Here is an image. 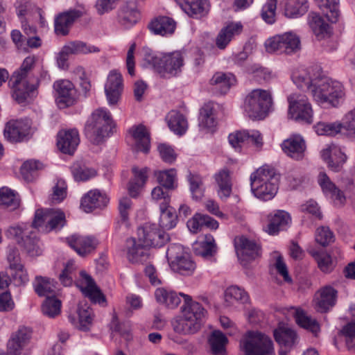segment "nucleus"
I'll list each match as a JSON object with an SVG mask.
<instances>
[{
  "mask_svg": "<svg viewBox=\"0 0 355 355\" xmlns=\"http://www.w3.org/2000/svg\"><path fill=\"white\" fill-rule=\"evenodd\" d=\"M125 257L132 263H142L149 257L148 248L138 238L130 237L126 239L124 246Z\"/></svg>",
  "mask_w": 355,
  "mask_h": 355,
  "instance_id": "17",
  "label": "nucleus"
},
{
  "mask_svg": "<svg viewBox=\"0 0 355 355\" xmlns=\"http://www.w3.org/2000/svg\"><path fill=\"white\" fill-rule=\"evenodd\" d=\"M284 153L295 160H302L305 156L306 141L300 135H294L282 144Z\"/></svg>",
  "mask_w": 355,
  "mask_h": 355,
  "instance_id": "18",
  "label": "nucleus"
},
{
  "mask_svg": "<svg viewBox=\"0 0 355 355\" xmlns=\"http://www.w3.org/2000/svg\"><path fill=\"white\" fill-rule=\"evenodd\" d=\"M138 238L147 247H162L168 240V235L155 224L146 223L138 228Z\"/></svg>",
  "mask_w": 355,
  "mask_h": 355,
  "instance_id": "14",
  "label": "nucleus"
},
{
  "mask_svg": "<svg viewBox=\"0 0 355 355\" xmlns=\"http://www.w3.org/2000/svg\"><path fill=\"white\" fill-rule=\"evenodd\" d=\"M340 333L345 337V341L348 349L355 350V322L345 325Z\"/></svg>",
  "mask_w": 355,
  "mask_h": 355,
  "instance_id": "64",
  "label": "nucleus"
},
{
  "mask_svg": "<svg viewBox=\"0 0 355 355\" xmlns=\"http://www.w3.org/2000/svg\"><path fill=\"white\" fill-rule=\"evenodd\" d=\"M309 24L318 39L325 38L331 34V28L329 24L315 12H311L309 15Z\"/></svg>",
  "mask_w": 355,
  "mask_h": 355,
  "instance_id": "38",
  "label": "nucleus"
},
{
  "mask_svg": "<svg viewBox=\"0 0 355 355\" xmlns=\"http://www.w3.org/2000/svg\"><path fill=\"white\" fill-rule=\"evenodd\" d=\"M176 177V171L173 168L160 171L157 178L160 186L164 187L165 190L174 189V182Z\"/></svg>",
  "mask_w": 355,
  "mask_h": 355,
  "instance_id": "60",
  "label": "nucleus"
},
{
  "mask_svg": "<svg viewBox=\"0 0 355 355\" xmlns=\"http://www.w3.org/2000/svg\"><path fill=\"white\" fill-rule=\"evenodd\" d=\"M243 31V25L241 22H231L223 27L218 33L216 44L220 49H224L236 36Z\"/></svg>",
  "mask_w": 355,
  "mask_h": 355,
  "instance_id": "29",
  "label": "nucleus"
},
{
  "mask_svg": "<svg viewBox=\"0 0 355 355\" xmlns=\"http://www.w3.org/2000/svg\"><path fill=\"white\" fill-rule=\"evenodd\" d=\"M36 60L37 58L35 55L28 56L23 61L19 69L15 71L12 76H16L15 78H20V79L28 80L37 78L33 73V69Z\"/></svg>",
  "mask_w": 355,
  "mask_h": 355,
  "instance_id": "49",
  "label": "nucleus"
},
{
  "mask_svg": "<svg viewBox=\"0 0 355 355\" xmlns=\"http://www.w3.org/2000/svg\"><path fill=\"white\" fill-rule=\"evenodd\" d=\"M132 202L128 197H123L119 200V220L116 222V228L120 229L124 225L126 229L129 227V213L131 209Z\"/></svg>",
  "mask_w": 355,
  "mask_h": 355,
  "instance_id": "50",
  "label": "nucleus"
},
{
  "mask_svg": "<svg viewBox=\"0 0 355 355\" xmlns=\"http://www.w3.org/2000/svg\"><path fill=\"white\" fill-rule=\"evenodd\" d=\"M166 120L171 130L175 134L182 135L188 128V123L184 116L176 110L169 112L166 116Z\"/></svg>",
  "mask_w": 355,
  "mask_h": 355,
  "instance_id": "43",
  "label": "nucleus"
},
{
  "mask_svg": "<svg viewBox=\"0 0 355 355\" xmlns=\"http://www.w3.org/2000/svg\"><path fill=\"white\" fill-rule=\"evenodd\" d=\"M287 38V37H283L282 34L277 35L269 38L265 43L266 51L269 53H285V46H284V42Z\"/></svg>",
  "mask_w": 355,
  "mask_h": 355,
  "instance_id": "61",
  "label": "nucleus"
},
{
  "mask_svg": "<svg viewBox=\"0 0 355 355\" xmlns=\"http://www.w3.org/2000/svg\"><path fill=\"white\" fill-rule=\"evenodd\" d=\"M275 341L290 351L299 343V336L297 332L288 327L279 325L273 332Z\"/></svg>",
  "mask_w": 355,
  "mask_h": 355,
  "instance_id": "25",
  "label": "nucleus"
},
{
  "mask_svg": "<svg viewBox=\"0 0 355 355\" xmlns=\"http://www.w3.org/2000/svg\"><path fill=\"white\" fill-rule=\"evenodd\" d=\"M294 318L296 323L301 327L311 332L315 336L320 331V327L318 322L308 315L307 313L300 309H295Z\"/></svg>",
  "mask_w": 355,
  "mask_h": 355,
  "instance_id": "40",
  "label": "nucleus"
},
{
  "mask_svg": "<svg viewBox=\"0 0 355 355\" xmlns=\"http://www.w3.org/2000/svg\"><path fill=\"white\" fill-rule=\"evenodd\" d=\"M43 314L50 318H54L61 312V302L54 297H47L42 306Z\"/></svg>",
  "mask_w": 355,
  "mask_h": 355,
  "instance_id": "56",
  "label": "nucleus"
},
{
  "mask_svg": "<svg viewBox=\"0 0 355 355\" xmlns=\"http://www.w3.org/2000/svg\"><path fill=\"white\" fill-rule=\"evenodd\" d=\"M155 297L158 303L170 309L177 307L181 302L177 293L166 288H157L155 291Z\"/></svg>",
  "mask_w": 355,
  "mask_h": 355,
  "instance_id": "42",
  "label": "nucleus"
},
{
  "mask_svg": "<svg viewBox=\"0 0 355 355\" xmlns=\"http://www.w3.org/2000/svg\"><path fill=\"white\" fill-rule=\"evenodd\" d=\"M250 184L252 192L257 198L269 200L277 192L279 177L274 169L264 166L251 174Z\"/></svg>",
  "mask_w": 355,
  "mask_h": 355,
  "instance_id": "4",
  "label": "nucleus"
},
{
  "mask_svg": "<svg viewBox=\"0 0 355 355\" xmlns=\"http://www.w3.org/2000/svg\"><path fill=\"white\" fill-rule=\"evenodd\" d=\"M35 130L28 119L11 120L6 125L4 137L10 142H21L31 137Z\"/></svg>",
  "mask_w": 355,
  "mask_h": 355,
  "instance_id": "12",
  "label": "nucleus"
},
{
  "mask_svg": "<svg viewBox=\"0 0 355 355\" xmlns=\"http://www.w3.org/2000/svg\"><path fill=\"white\" fill-rule=\"evenodd\" d=\"M159 225L164 229L171 230L173 228L177 223L178 216L174 209L169 207L168 200L166 198L165 202H161Z\"/></svg>",
  "mask_w": 355,
  "mask_h": 355,
  "instance_id": "41",
  "label": "nucleus"
},
{
  "mask_svg": "<svg viewBox=\"0 0 355 355\" xmlns=\"http://www.w3.org/2000/svg\"><path fill=\"white\" fill-rule=\"evenodd\" d=\"M249 300L248 293L236 286L228 287L225 292V302L227 306H234L236 303H246Z\"/></svg>",
  "mask_w": 355,
  "mask_h": 355,
  "instance_id": "45",
  "label": "nucleus"
},
{
  "mask_svg": "<svg viewBox=\"0 0 355 355\" xmlns=\"http://www.w3.org/2000/svg\"><path fill=\"white\" fill-rule=\"evenodd\" d=\"M55 91V103L60 109H65L76 105L78 100V93L74 85L66 79H60L53 85Z\"/></svg>",
  "mask_w": 355,
  "mask_h": 355,
  "instance_id": "11",
  "label": "nucleus"
},
{
  "mask_svg": "<svg viewBox=\"0 0 355 355\" xmlns=\"http://www.w3.org/2000/svg\"><path fill=\"white\" fill-rule=\"evenodd\" d=\"M119 21L125 28L135 25L139 19V12L135 3H127L119 11Z\"/></svg>",
  "mask_w": 355,
  "mask_h": 355,
  "instance_id": "35",
  "label": "nucleus"
},
{
  "mask_svg": "<svg viewBox=\"0 0 355 355\" xmlns=\"http://www.w3.org/2000/svg\"><path fill=\"white\" fill-rule=\"evenodd\" d=\"M64 52L71 54L89 53L98 52L99 49L94 46L87 45L81 41H74L63 46Z\"/></svg>",
  "mask_w": 355,
  "mask_h": 355,
  "instance_id": "54",
  "label": "nucleus"
},
{
  "mask_svg": "<svg viewBox=\"0 0 355 355\" xmlns=\"http://www.w3.org/2000/svg\"><path fill=\"white\" fill-rule=\"evenodd\" d=\"M308 9L307 0H288L284 13L287 17L296 18L304 15Z\"/></svg>",
  "mask_w": 355,
  "mask_h": 355,
  "instance_id": "46",
  "label": "nucleus"
},
{
  "mask_svg": "<svg viewBox=\"0 0 355 355\" xmlns=\"http://www.w3.org/2000/svg\"><path fill=\"white\" fill-rule=\"evenodd\" d=\"M227 343V336L219 330L212 331L208 338L210 352L214 355H225Z\"/></svg>",
  "mask_w": 355,
  "mask_h": 355,
  "instance_id": "37",
  "label": "nucleus"
},
{
  "mask_svg": "<svg viewBox=\"0 0 355 355\" xmlns=\"http://www.w3.org/2000/svg\"><path fill=\"white\" fill-rule=\"evenodd\" d=\"M78 320L73 315H69V322L76 328L81 331H88L92 324L93 312L92 309L87 304H79L78 308Z\"/></svg>",
  "mask_w": 355,
  "mask_h": 355,
  "instance_id": "28",
  "label": "nucleus"
},
{
  "mask_svg": "<svg viewBox=\"0 0 355 355\" xmlns=\"http://www.w3.org/2000/svg\"><path fill=\"white\" fill-rule=\"evenodd\" d=\"M292 78L298 88L309 90L318 103L337 107L344 99L342 84L326 76L318 66L295 72Z\"/></svg>",
  "mask_w": 355,
  "mask_h": 355,
  "instance_id": "1",
  "label": "nucleus"
},
{
  "mask_svg": "<svg viewBox=\"0 0 355 355\" xmlns=\"http://www.w3.org/2000/svg\"><path fill=\"white\" fill-rule=\"evenodd\" d=\"M337 291L330 286L322 288L315 298V309L320 313L327 312L336 302Z\"/></svg>",
  "mask_w": 355,
  "mask_h": 355,
  "instance_id": "23",
  "label": "nucleus"
},
{
  "mask_svg": "<svg viewBox=\"0 0 355 355\" xmlns=\"http://www.w3.org/2000/svg\"><path fill=\"white\" fill-rule=\"evenodd\" d=\"M142 52L144 61L152 66L161 76L170 78L181 73L184 59L180 51L157 54L152 49L144 47Z\"/></svg>",
  "mask_w": 355,
  "mask_h": 355,
  "instance_id": "3",
  "label": "nucleus"
},
{
  "mask_svg": "<svg viewBox=\"0 0 355 355\" xmlns=\"http://www.w3.org/2000/svg\"><path fill=\"white\" fill-rule=\"evenodd\" d=\"M347 161L346 155L341 149L335 146H331V157L329 161V168L334 172L340 171L343 164Z\"/></svg>",
  "mask_w": 355,
  "mask_h": 355,
  "instance_id": "55",
  "label": "nucleus"
},
{
  "mask_svg": "<svg viewBox=\"0 0 355 355\" xmlns=\"http://www.w3.org/2000/svg\"><path fill=\"white\" fill-rule=\"evenodd\" d=\"M12 76L10 85L12 89V96L19 104L27 103L39 86L38 78L32 80H22Z\"/></svg>",
  "mask_w": 355,
  "mask_h": 355,
  "instance_id": "13",
  "label": "nucleus"
},
{
  "mask_svg": "<svg viewBox=\"0 0 355 355\" xmlns=\"http://www.w3.org/2000/svg\"><path fill=\"white\" fill-rule=\"evenodd\" d=\"M272 105L270 93L264 89L252 90L245 98L244 111L252 119L266 117Z\"/></svg>",
  "mask_w": 355,
  "mask_h": 355,
  "instance_id": "7",
  "label": "nucleus"
},
{
  "mask_svg": "<svg viewBox=\"0 0 355 355\" xmlns=\"http://www.w3.org/2000/svg\"><path fill=\"white\" fill-rule=\"evenodd\" d=\"M323 11L326 18L331 23H336L339 16L338 0H315Z\"/></svg>",
  "mask_w": 355,
  "mask_h": 355,
  "instance_id": "48",
  "label": "nucleus"
},
{
  "mask_svg": "<svg viewBox=\"0 0 355 355\" xmlns=\"http://www.w3.org/2000/svg\"><path fill=\"white\" fill-rule=\"evenodd\" d=\"M240 347L245 355H275L271 338L259 331H247Z\"/></svg>",
  "mask_w": 355,
  "mask_h": 355,
  "instance_id": "6",
  "label": "nucleus"
},
{
  "mask_svg": "<svg viewBox=\"0 0 355 355\" xmlns=\"http://www.w3.org/2000/svg\"><path fill=\"white\" fill-rule=\"evenodd\" d=\"M151 32L162 36L172 34L175 29V22L168 17H160L153 20L148 25Z\"/></svg>",
  "mask_w": 355,
  "mask_h": 355,
  "instance_id": "39",
  "label": "nucleus"
},
{
  "mask_svg": "<svg viewBox=\"0 0 355 355\" xmlns=\"http://www.w3.org/2000/svg\"><path fill=\"white\" fill-rule=\"evenodd\" d=\"M268 220L266 232L270 235H275L279 231L284 230L291 223V219L288 213L278 210L268 216Z\"/></svg>",
  "mask_w": 355,
  "mask_h": 355,
  "instance_id": "30",
  "label": "nucleus"
},
{
  "mask_svg": "<svg viewBox=\"0 0 355 355\" xmlns=\"http://www.w3.org/2000/svg\"><path fill=\"white\" fill-rule=\"evenodd\" d=\"M135 143V148L137 151L144 153H148L150 150V134L146 128L142 125L133 126L130 130Z\"/></svg>",
  "mask_w": 355,
  "mask_h": 355,
  "instance_id": "31",
  "label": "nucleus"
},
{
  "mask_svg": "<svg viewBox=\"0 0 355 355\" xmlns=\"http://www.w3.org/2000/svg\"><path fill=\"white\" fill-rule=\"evenodd\" d=\"M42 168V164L37 161H26L21 166V174L26 182H31L34 180L36 172Z\"/></svg>",
  "mask_w": 355,
  "mask_h": 355,
  "instance_id": "58",
  "label": "nucleus"
},
{
  "mask_svg": "<svg viewBox=\"0 0 355 355\" xmlns=\"http://www.w3.org/2000/svg\"><path fill=\"white\" fill-rule=\"evenodd\" d=\"M187 227L191 232L197 233L204 227L216 230L218 227V223L208 215L196 214L187 221Z\"/></svg>",
  "mask_w": 355,
  "mask_h": 355,
  "instance_id": "33",
  "label": "nucleus"
},
{
  "mask_svg": "<svg viewBox=\"0 0 355 355\" xmlns=\"http://www.w3.org/2000/svg\"><path fill=\"white\" fill-rule=\"evenodd\" d=\"M179 4L186 14L194 18L201 17L207 12L209 8L207 0H186Z\"/></svg>",
  "mask_w": 355,
  "mask_h": 355,
  "instance_id": "34",
  "label": "nucleus"
},
{
  "mask_svg": "<svg viewBox=\"0 0 355 355\" xmlns=\"http://www.w3.org/2000/svg\"><path fill=\"white\" fill-rule=\"evenodd\" d=\"M315 241L322 246H327L334 241V234L329 227H319L315 234Z\"/></svg>",
  "mask_w": 355,
  "mask_h": 355,
  "instance_id": "62",
  "label": "nucleus"
},
{
  "mask_svg": "<svg viewBox=\"0 0 355 355\" xmlns=\"http://www.w3.org/2000/svg\"><path fill=\"white\" fill-rule=\"evenodd\" d=\"M83 14V11L76 9L59 14L55 19V33L60 35H67L74 21Z\"/></svg>",
  "mask_w": 355,
  "mask_h": 355,
  "instance_id": "22",
  "label": "nucleus"
},
{
  "mask_svg": "<svg viewBox=\"0 0 355 355\" xmlns=\"http://www.w3.org/2000/svg\"><path fill=\"white\" fill-rule=\"evenodd\" d=\"M236 82L232 73L216 72L210 80V84L216 87L220 94H226L232 85Z\"/></svg>",
  "mask_w": 355,
  "mask_h": 355,
  "instance_id": "44",
  "label": "nucleus"
},
{
  "mask_svg": "<svg viewBox=\"0 0 355 355\" xmlns=\"http://www.w3.org/2000/svg\"><path fill=\"white\" fill-rule=\"evenodd\" d=\"M108 202L109 198L105 193L98 189H93L82 198L80 207L85 212L89 213L96 208L105 207Z\"/></svg>",
  "mask_w": 355,
  "mask_h": 355,
  "instance_id": "24",
  "label": "nucleus"
},
{
  "mask_svg": "<svg viewBox=\"0 0 355 355\" xmlns=\"http://www.w3.org/2000/svg\"><path fill=\"white\" fill-rule=\"evenodd\" d=\"M214 178L218 188L217 191L220 198H229L232 187L230 170L227 168H222L215 174Z\"/></svg>",
  "mask_w": 355,
  "mask_h": 355,
  "instance_id": "32",
  "label": "nucleus"
},
{
  "mask_svg": "<svg viewBox=\"0 0 355 355\" xmlns=\"http://www.w3.org/2000/svg\"><path fill=\"white\" fill-rule=\"evenodd\" d=\"M315 130L318 135L325 136H335L341 132L343 128L346 130L345 124V116L343 119V122H318L314 126Z\"/></svg>",
  "mask_w": 355,
  "mask_h": 355,
  "instance_id": "47",
  "label": "nucleus"
},
{
  "mask_svg": "<svg viewBox=\"0 0 355 355\" xmlns=\"http://www.w3.org/2000/svg\"><path fill=\"white\" fill-rule=\"evenodd\" d=\"M289 118L306 123H313V110L307 97L300 94H291L287 97Z\"/></svg>",
  "mask_w": 355,
  "mask_h": 355,
  "instance_id": "9",
  "label": "nucleus"
},
{
  "mask_svg": "<svg viewBox=\"0 0 355 355\" xmlns=\"http://www.w3.org/2000/svg\"><path fill=\"white\" fill-rule=\"evenodd\" d=\"M35 291L40 296H45L54 293L55 286L53 280L49 278L37 276L34 284Z\"/></svg>",
  "mask_w": 355,
  "mask_h": 355,
  "instance_id": "57",
  "label": "nucleus"
},
{
  "mask_svg": "<svg viewBox=\"0 0 355 355\" xmlns=\"http://www.w3.org/2000/svg\"><path fill=\"white\" fill-rule=\"evenodd\" d=\"M44 227L46 232L61 229L66 223L65 214L60 209H37L32 223L34 228Z\"/></svg>",
  "mask_w": 355,
  "mask_h": 355,
  "instance_id": "10",
  "label": "nucleus"
},
{
  "mask_svg": "<svg viewBox=\"0 0 355 355\" xmlns=\"http://www.w3.org/2000/svg\"><path fill=\"white\" fill-rule=\"evenodd\" d=\"M79 143V135L76 129L61 130L58 134L57 146L64 154L72 155Z\"/></svg>",
  "mask_w": 355,
  "mask_h": 355,
  "instance_id": "21",
  "label": "nucleus"
},
{
  "mask_svg": "<svg viewBox=\"0 0 355 355\" xmlns=\"http://www.w3.org/2000/svg\"><path fill=\"white\" fill-rule=\"evenodd\" d=\"M179 295L184 302L181 307L180 317L173 323V330L182 335L196 334L200 329L207 311L189 295L181 293Z\"/></svg>",
  "mask_w": 355,
  "mask_h": 355,
  "instance_id": "2",
  "label": "nucleus"
},
{
  "mask_svg": "<svg viewBox=\"0 0 355 355\" xmlns=\"http://www.w3.org/2000/svg\"><path fill=\"white\" fill-rule=\"evenodd\" d=\"M248 72L252 74L254 80L259 83L268 82L272 78L271 72L269 70L257 64L252 65L248 69Z\"/></svg>",
  "mask_w": 355,
  "mask_h": 355,
  "instance_id": "63",
  "label": "nucleus"
},
{
  "mask_svg": "<svg viewBox=\"0 0 355 355\" xmlns=\"http://www.w3.org/2000/svg\"><path fill=\"white\" fill-rule=\"evenodd\" d=\"M217 250L214 236L211 234H206L204 239L194 247L196 254L206 259H211L214 257L217 253Z\"/></svg>",
  "mask_w": 355,
  "mask_h": 355,
  "instance_id": "36",
  "label": "nucleus"
},
{
  "mask_svg": "<svg viewBox=\"0 0 355 355\" xmlns=\"http://www.w3.org/2000/svg\"><path fill=\"white\" fill-rule=\"evenodd\" d=\"M166 257L172 270L181 275H191L196 269L195 262L180 245H171L168 248Z\"/></svg>",
  "mask_w": 355,
  "mask_h": 355,
  "instance_id": "8",
  "label": "nucleus"
},
{
  "mask_svg": "<svg viewBox=\"0 0 355 355\" xmlns=\"http://www.w3.org/2000/svg\"><path fill=\"white\" fill-rule=\"evenodd\" d=\"M234 248L238 258L243 264L256 259L261 254V247L254 241L241 236L234 239Z\"/></svg>",
  "mask_w": 355,
  "mask_h": 355,
  "instance_id": "15",
  "label": "nucleus"
},
{
  "mask_svg": "<svg viewBox=\"0 0 355 355\" xmlns=\"http://www.w3.org/2000/svg\"><path fill=\"white\" fill-rule=\"evenodd\" d=\"M32 336V331L30 328L24 326L12 333L7 343L8 355H21L22 351L29 343Z\"/></svg>",
  "mask_w": 355,
  "mask_h": 355,
  "instance_id": "16",
  "label": "nucleus"
},
{
  "mask_svg": "<svg viewBox=\"0 0 355 355\" xmlns=\"http://www.w3.org/2000/svg\"><path fill=\"white\" fill-rule=\"evenodd\" d=\"M69 245L79 255L85 256L92 252L97 246V241L92 236H83L77 234L67 239Z\"/></svg>",
  "mask_w": 355,
  "mask_h": 355,
  "instance_id": "26",
  "label": "nucleus"
},
{
  "mask_svg": "<svg viewBox=\"0 0 355 355\" xmlns=\"http://www.w3.org/2000/svg\"><path fill=\"white\" fill-rule=\"evenodd\" d=\"M39 240L35 231H28L24 237H21V243L26 252L31 256L38 255L40 250L38 246Z\"/></svg>",
  "mask_w": 355,
  "mask_h": 355,
  "instance_id": "52",
  "label": "nucleus"
},
{
  "mask_svg": "<svg viewBox=\"0 0 355 355\" xmlns=\"http://www.w3.org/2000/svg\"><path fill=\"white\" fill-rule=\"evenodd\" d=\"M123 88V78L121 74L115 70L110 71L105 85V92L109 104L114 105L118 102Z\"/></svg>",
  "mask_w": 355,
  "mask_h": 355,
  "instance_id": "20",
  "label": "nucleus"
},
{
  "mask_svg": "<svg viewBox=\"0 0 355 355\" xmlns=\"http://www.w3.org/2000/svg\"><path fill=\"white\" fill-rule=\"evenodd\" d=\"M248 140H250L259 148L263 145L262 137L257 130H252L250 132L248 130H239L232 132L228 136L230 144L236 150H240L242 144Z\"/></svg>",
  "mask_w": 355,
  "mask_h": 355,
  "instance_id": "19",
  "label": "nucleus"
},
{
  "mask_svg": "<svg viewBox=\"0 0 355 355\" xmlns=\"http://www.w3.org/2000/svg\"><path fill=\"white\" fill-rule=\"evenodd\" d=\"M312 256L318 263V268L325 273L330 272L333 268L331 257L325 252L314 251L311 252Z\"/></svg>",
  "mask_w": 355,
  "mask_h": 355,
  "instance_id": "59",
  "label": "nucleus"
},
{
  "mask_svg": "<svg viewBox=\"0 0 355 355\" xmlns=\"http://www.w3.org/2000/svg\"><path fill=\"white\" fill-rule=\"evenodd\" d=\"M216 122L214 114V107L211 104H205L201 109L199 118L200 128L210 129L215 127Z\"/></svg>",
  "mask_w": 355,
  "mask_h": 355,
  "instance_id": "51",
  "label": "nucleus"
},
{
  "mask_svg": "<svg viewBox=\"0 0 355 355\" xmlns=\"http://www.w3.org/2000/svg\"><path fill=\"white\" fill-rule=\"evenodd\" d=\"M80 274L82 277V282L79 286L83 293L95 303L101 304L105 302V296L96 286L92 278L85 271H81Z\"/></svg>",
  "mask_w": 355,
  "mask_h": 355,
  "instance_id": "27",
  "label": "nucleus"
},
{
  "mask_svg": "<svg viewBox=\"0 0 355 355\" xmlns=\"http://www.w3.org/2000/svg\"><path fill=\"white\" fill-rule=\"evenodd\" d=\"M114 128L115 124L110 112L103 108H98L88 119L85 132L91 142L99 144L105 137L110 136Z\"/></svg>",
  "mask_w": 355,
  "mask_h": 355,
  "instance_id": "5",
  "label": "nucleus"
},
{
  "mask_svg": "<svg viewBox=\"0 0 355 355\" xmlns=\"http://www.w3.org/2000/svg\"><path fill=\"white\" fill-rule=\"evenodd\" d=\"M0 205L13 211L19 206V201L11 189L3 187L0 189Z\"/></svg>",
  "mask_w": 355,
  "mask_h": 355,
  "instance_id": "53",
  "label": "nucleus"
}]
</instances>
